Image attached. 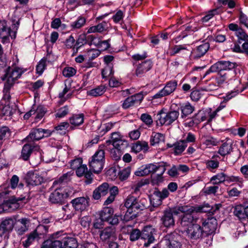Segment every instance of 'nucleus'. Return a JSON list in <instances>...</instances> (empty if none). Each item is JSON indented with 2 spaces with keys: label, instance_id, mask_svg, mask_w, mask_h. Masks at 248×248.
Segmentation results:
<instances>
[{
  "label": "nucleus",
  "instance_id": "57",
  "mask_svg": "<svg viewBox=\"0 0 248 248\" xmlns=\"http://www.w3.org/2000/svg\"><path fill=\"white\" fill-rule=\"evenodd\" d=\"M182 138L183 139L181 140L184 141L186 144L188 142H194L196 140L195 136L191 132L184 134Z\"/></svg>",
  "mask_w": 248,
  "mask_h": 248
},
{
  "label": "nucleus",
  "instance_id": "47",
  "mask_svg": "<svg viewBox=\"0 0 248 248\" xmlns=\"http://www.w3.org/2000/svg\"><path fill=\"white\" fill-rule=\"evenodd\" d=\"M167 96L161 89L152 97V103H160L162 98Z\"/></svg>",
  "mask_w": 248,
  "mask_h": 248
},
{
  "label": "nucleus",
  "instance_id": "5",
  "mask_svg": "<svg viewBox=\"0 0 248 248\" xmlns=\"http://www.w3.org/2000/svg\"><path fill=\"white\" fill-rule=\"evenodd\" d=\"M159 115V117L158 119L159 123L161 125H168L177 119L179 116V112L176 110L170 111L168 112H164L161 111Z\"/></svg>",
  "mask_w": 248,
  "mask_h": 248
},
{
  "label": "nucleus",
  "instance_id": "46",
  "mask_svg": "<svg viewBox=\"0 0 248 248\" xmlns=\"http://www.w3.org/2000/svg\"><path fill=\"white\" fill-rule=\"evenodd\" d=\"M208 110L205 111L200 110L195 115V121H197V123L206 121L208 122Z\"/></svg>",
  "mask_w": 248,
  "mask_h": 248
},
{
  "label": "nucleus",
  "instance_id": "32",
  "mask_svg": "<svg viewBox=\"0 0 248 248\" xmlns=\"http://www.w3.org/2000/svg\"><path fill=\"white\" fill-rule=\"evenodd\" d=\"M41 248H62V242L61 239L53 241L48 239L43 243Z\"/></svg>",
  "mask_w": 248,
  "mask_h": 248
},
{
  "label": "nucleus",
  "instance_id": "53",
  "mask_svg": "<svg viewBox=\"0 0 248 248\" xmlns=\"http://www.w3.org/2000/svg\"><path fill=\"white\" fill-rule=\"evenodd\" d=\"M186 47L182 45L175 46L173 47L170 48L167 51V54L170 56H173L179 53L181 50L186 49Z\"/></svg>",
  "mask_w": 248,
  "mask_h": 248
},
{
  "label": "nucleus",
  "instance_id": "39",
  "mask_svg": "<svg viewBox=\"0 0 248 248\" xmlns=\"http://www.w3.org/2000/svg\"><path fill=\"white\" fill-rule=\"evenodd\" d=\"M106 90V86L101 85L88 91V94L93 97H97L102 95Z\"/></svg>",
  "mask_w": 248,
  "mask_h": 248
},
{
  "label": "nucleus",
  "instance_id": "4",
  "mask_svg": "<svg viewBox=\"0 0 248 248\" xmlns=\"http://www.w3.org/2000/svg\"><path fill=\"white\" fill-rule=\"evenodd\" d=\"M235 66L234 63L229 61H220L216 62L206 72L203 78L210 73L217 72H227V70H230L234 68Z\"/></svg>",
  "mask_w": 248,
  "mask_h": 248
},
{
  "label": "nucleus",
  "instance_id": "42",
  "mask_svg": "<svg viewBox=\"0 0 248 248\" xmlns=\"http://www.w3.org/2000/svg\"><path fill=\"white\" fill-rule=\"evenodd\" d=\"M233 213L239 219H245L247 217L246 207H244L241 205H238L235 207Z\"/></svg>",
  "mask_w": 248,
  "mask_h": 248
},
{
  "label": "nucleus",
  "instance_id": "21",
  "mask_svg": "<svg viewBox=\"0 0 248 248\" xmlns=\"http://www.w3.org/2000/svg\"><path fill=\"white\" fill-rule=\"evenodd\" d=\"M115 229L107 227L100 231V238L103 241H106L111 238L116 237Z\"/></svg>",
  "mask_w": 248,
  "mask_h": 248
},
{
  "label": "nucleus",
  "instance_id": "54",
  "mask_svg": "<svg viewBox=\"0 0 248 248\" xmlns=\"http://www.w3.org/2000/svg\"><path fill=\"white\" fill-rule=\"evenodd\" d=\"M124 136L120 134L119 132H113L111 134V141H108L109 142H112V146H116L117 142H118L120 140L121 141H123V138Z\"/></svg>",
  "mask_w": 248,
  "mask_h": 248
},
{
  "label": "nucleus",
  "instance_id": "25",
  "mask_svg": "<svg viewBox=\"0 0 248 248\" xmlns=\"http://www.w3.org/2000/svg\"><path fill=\"white\" fill-rule=\"evenodd\" d=\"M187 145L184 141L180 140L177 141L173 145L168 144L169 147H172L174 154L176 155H179L184 151Z\"/></svg>",
  "mask_w": 248,
  "mask_h": 248
},
{
  "label": "nucleus",
  "instance_id": "48",
  "mask_svg": "<svg viewBox=\"0 0 248 248\" xmlns=\"http://www.w3.org/2000/svg\"><path fill=\"white\" fill-rule=\"evenodd\" d=\"M10 135L9 128L7 126H0V144L2 143V140Z\"/></svg>",
  "mask_w": 248,
  "mask_h": 248
},
{
  "label": "nucleus",
  "instance_id": "33",
  "mask_svg": "<svg viewBox=\"0 0 248 248\" xmlns=\"http://www.w3.org/2000/svg\"><path fill=\"white\" fill-rule=\"evenodd\" d=\"M61 241L62 248H77L78 243L75 238L73 237H63Z\"/></svg>",
  "mask_w": 248,
  "mask_h": 248
},
{
  "label": "nucleus",
  "instance_id": "50",
  "mask_svg": "<svg viewBox=\"0 0 248 248\" xmlns=\"http://www.w3.org/2000/svg\"><path fill=\"white\" fill-rule=\"evenodd\" d=\"M32 152L31 146L28 144L24 145L22 150V156L25 160H27L29 157Z\"/></svg>",
  "mask_w": 248,
  "mask_h": 248
},
{
  "label": "nucleus",
  "instance_id": "8",
  "mask_svg": "<svg viewBox=\"0 0 248 248\" xmlns=\"http://www.w3.org/2000/svg\"><path fill=\"white\" fill-rule=\"evenodd\" d=\"M23 73V71L19 67L9 68L3 78L6 80L5 83L12 86L15 81L20 78Z\"/></svg>",
  "mask_w": 248,
  "mask_h": 248
},
{
  "label": "nucleus",
  "instance_id": "31",
  "mask_svg": "<svg viewBox=\"0 0 248 248\" xmlns=\"http://www.w3.org/2000/svg\"><path fill=\"white\" fill-rule=\"evenodd\" d=\"M217 155H213L211 159L205 160L204 164L207 170L211 172H214L215 170L219 167V161L216 159Z\"/></svg>",
  "mask_w": 248,
  "mask_h": 248
},
{
  "label": "nucleus",
  "instance_id": "44",
  "mask_svg": "<svg viewBox=\"0 0 248 248\" xmlns=\"http://www.w3.org/2000/svg\"><path fill=\"white\" fill-rule=\"evenodd\" d=\"M164 140V136L163 134L159 133H153L150 138V144L155 146Z\"/></svg>",
  "mask_w": 248,
  "mask_h": 248
},
{
  "label": "nucleus",
  "instance_id": "49",
  "mask_svg": "<svg viewBox=\"0 0 248 248\" xmlns=\"http://www.w3.org/2000/svg\"><path fill=\"white\" fill-rule=\"evenodd\" d=\"M137 216L136 213L131 209H127L125 215H124L122 220L124 221L127 222L130 220L133 219Z\"/></svg>",
  "mask_w": 248,
  "mask_h": 248
},
{
  "label": "nucleus",
  "instance_id": "28",
  "mask_svg": "<svg viewBox=\"0 0 248 248\" xmlns=\"http://www.w3.org/2000/svg\"><path fill=\"white\" fill-rule=\"evenodd\" d=\"M86 20L84 17L79 16L70 23L71 31H77L82 28L86 24Z\"/></svg>",
  "mask_w": 248,
  "mask_h": 248
},
{
  "label": "nucleus",
  "instance_id": "12",
  "mask_svg": "<svg viewBox=\"0 0 248 248\" xmlns=\"http://www.w3.org/2000/svg\"><path fill=\"white\" fill-rule=\"evenodd\" d=\"M143 98L142 93H139L127 97L124 101L122 107L124 109H127L135 105L139 104Z\"/></svg>",
  "mask_w": 248,
  "mask_h": 248
},
{
  "label": "nucleus",
  "instance_id": "24",
  "mask_svg": "<svg viewBox=\"0 0 248 248\" xmlns=\"http://www.w3.org/2000/svg\"><path fill=\"white\" fill-rule=\"evenodd\" d=\"M44 137L43 134V129L36 128L33 129L28 136L27 137L25 140L28 142L34 140H38Z\"/></svg>",
  "mask_w": 248,
  "mask_h": 248
},
{
  "label": "nucleus",
  "instance_id": "13",
  "mask_svg": "<svg viewBox=\"0 0 248 248\" xmlns=\"http://www.w3.org/2000/svg\"><path fill=\"white\" fill-rule=\"evenodd\" d=\"M9 36L12 39L16 37V31H11L5 20L0 21V38L7 39Z\"/></svg>",
  "mask_w": 248,
  "mask_h": 248
},
{
  "label": "nucleus",
  "instance_id": "52",
  "mask_svg": "<svg viewBox=\"0 0 248 248\" xmlns=\"http://www.w3.org/2000/svg\"><path fill=\"white\" fill-rule=\"evenodd\" d=\"M12 85H9L6 83H4V88H3V96L2 98V100L1 102H8V101L10 98V95L9 94V90Z\"/></svg>",
  "mask_w": 248,
  "mask_h": 248
},
{
  "label": "nucleus",
  "instance_id": "37",
  "mask_svg": "<svg viewBox=\"0 0 248 248\" xmlns=\"http://www.w3.org/2000/svg\"><path fill=\"white\" fill-rule=\"evenodd\" d=\"M230 72H219L218 76L216 78V82L221 87L225 82H227L231 78H229Z\"/></svg>",
  "mask_w": 248,
  "mask_h": 248
},
{
  "label": "nucleus",
  "instance_id": "45",
  "mask_svg": "<svg viewBox=\"0 0 248 248\" xmlns=\"http://www.w3.org/2000/svg\"><path fill=\"white\" fill-rule=\"evenodd\" d=\"M137 199L133 195H129L125 199L124 206L127 209H131L132 211H135L134 207L136 205Z\"/></svg>",
  "mask_w": 248,
  "mask_h": 248
},
{
  "label": "nucleus",
  "instance_id": "55",
  "mask_svg": "<svg viewBox=\"0 0 248 248\" xmlns=\"http://www.w3.org/2000/svg\"><path fill=\"white\" fill-rule=\"evenodd\" d=\"M220 86L216 82V79L208 84V85L202 88L203 91H212L217 90Z\"/></svg>",
  "mask_w": 248,
  "mask_h": 248
},
{
  "label": "nucleus",
  "instance_id": "15",
  "mask_svg": "<svg viewBox=\"0 0 248 248\" xmlns=\"http://www.w3.org/2000/svg\"><path fill=\"white\" fill-rule=\"evenodd\" d=\"M29 223V220L26 218H22L17 221L16 220L15 230L17 234L21 235L26 232L28 230Z\"/></svg>",
  "mask_w": 248,
  "mask_h": 248
},
{
  "label": "nucleus",
  "instance_id": "62",
  "mask_svg": "<svg viewBox=\"0 0 248 248\" xmlns=\"http://www.w3.org/2000/svg\"><path fill=\"white\" fill-rule=\"evenodd\" d=\"M113 74L112 66L111 64L107 65L102 70V76L103 78H107Z\"/></svg>",
  "mask_w": 248,
  "mask_h": 248
},
{
  "label": "nucleus",
  "instance_id": "38",
  "mask_svg": "<svg viewBox=\"0 0 248 248\" xmlns=\"http://www.w3.org/2000/svg\"><path fill=\"white\" fill-rule=\"evenodd\" d=\"M13 114V109L9 106L8 102H0V114L6 116H10Z\"/></svg>",
  "mask_w": 248,
  "mask_h": 248
},
{
  "label": "nucleus",
  "instance_id": "40",
  "mask_svg": "<svg viewBox=\"0 0 248 248\" xmlns=\"http://www.w3.org/2000/svg\"><path fill=\"white\" fill-rule=\"evenodd\" d=\"M69 122L72 125L78 126L83 123L84 115L83 114H74L69 118Z\"/></svg>",
  "mask_w": 248,
  "mask_h": 248
},
{
  "label": "nucleus",
  "instance_id": "18",
  "mask_svg": "<svg viewBox=\"0 0 248 248\" xmlns=\"http://www.w3.org/2000/svg\"><path fill=\"white\" fill-rule=\"evenodd\" d=\"M175 208L172 210H167L164 211V214L161 217V221L162 224L166 227H170L174 225V219L173 217L174 214L173 210Z\"/></svg>",
  "mask_w": 248,
  "mask_h": 248
},
{
  "label": "nucleus",
  "instance_id": "3",
  "mask_svg": "<svg viewBox=\"0 0 248 248\" xmlns=\"http://www.w3.org/2000/svg\"><path fill=\"white\" fill-rule=\"evenodd\" d=\"M177 188V184L175 182H171L168 185L167 188H163L162 191L155 189L153 193L151 202H153L155 206L161 204L162 201L169 196L170 192L168 189L171 192H174Z\"/></svg>",
  "mask_w": 248,
  "mask_h": 248
},
{
  "label": "nucleus",
  "instance_id": "16",
  "mask_svg": "<svg viewBox=\"0 0 248 248\" xmlns=\"http://www.w3.org/2000/svg\"><path fill=\"white\" fill-rule=\"evenodd\" d=\"M73 207L77 211H83L89 205V199L81 197L77 198L71 201Z\"/></svg>",
  "mask_w": 248,
  "mask_h": 248
},
{
  "label": "nucleus",
  "instance_id": "56",
  "mask_svg": "<svg viewBox=\"0 0 248 248\" xmlns=\"http://www.w3.org/2000/svg\"><path fill=\"white\" fill-rule=\"evenodd\" d=\"M73 172H68L64 174L61 176L58 181H55L53 183V185H57L59 183L61 184L62 183H66L70 180V177L72 175Z\"/></svg>",
  "mask_w": 248,
  "mask_h": 248
},
{
  "label": "nucleus",
  "instance_id": "14",
  "mask_svg": "<svg viewBox=\"0 0 248 248\" xmlns=\"http://www.w3.org/2000/svg\"><path fill=\"white\" fill-rule=\"evenodd\" d=\"M69 196V194L58 187L49 196V201L53 203L62 202L64 200Z\"/></svg>",
  "mask_w": 248,
  "mask_h": 248
},
{
  "label": "nucleus",
  "instance_id": "34",
  "mask_svg": "<svg viewBox=\"0 0 248 248\" xmlns=\"http://www.w3.org/2000/svg\"><path fill=\"white\" fill-rule=\"evenodd\" d=\"M104 162L95 159L93 158H92L90 161V167L94 173H98L100 172L103 168Z\"/></svg>",
  "mask_w": 248,
  "mask_h": 248
},
{
  "label": "nucleus",
  "instance_id": "17",
  "mask_svg": "<svg viewBox=\"0 0 248 248\" xmlns=\"http://www.w3.org/2000/svg\"><path fill=\"white\" fill-rule=\"evenodd\" d=\"M153 66L151 60H146L137 64L136 74L138 77H141L144 74L149 71Z\"/></svg>",
  "mask_w": 248,
  "mask_h": 248
},
{
  "label": "nucleus",
  "instance_id": "23",
  "mask_svg": "<svg viewBox=\"0 0 248 248\" xmlns=\"http://www.w3.org/2000/svg\"><path fill=\"white\" fill-rule=\"evenodd\" d=\"M145 167L147 170L148 174L154 173L158 170H160V173L158 174V181H161L162 180V175L166 170V169L164 166L154 164H149L145 165Z\"/></svg>",
  "mask_w": 248,
  "mask_h": 248
},
{
  "label": "nucleus",
  "instance_id": "51",
  "mask_svg": "<svg viewBox=\"0 0 248 248\" xmlns=\"http://www.w3.org/2000/svg\"><path fill=\"white\" fill-rule=\"evenodd\" d=\"M69 126V124L67 122L61 123L60 124L55 127V130L53 132L56 131L61 134H65L66 130L68 128Z\"/></svg>",
  "mask_w": 248,
  "mask_h": 248
},
{
  "label": "nucleus",
  "instance_id": "61",
  "mask_svg": "<svg viewBox=\"0 0 248 248\" xmlns=\"http://www.w3.org/2000/svg\"><path fill=\"white\" fill-rule=\"evenodd\" d=\"M244 88H242L241 90L238 89H234L233 91H232L231 92L228 93L225 96H224V100L226 102L229 101L230 99L232 98V97L235 96L238 93H241L244 91Z\"/></svg>",
  "mask_w": 248,
  "mask_h": 248
},
{
  "label": "nucleus",
  "instance_id": "7",
  "mask_svg": "<svg viewBox=\"0 0 248 248\" xmlns=\"http://www.w3.org/2000/svg\"><path fill=\"white\" fill-rule=\"evenodd\" d=\"M178 237L179 236L175 232L169 233L164 237L161 243L164 248H181Z\"/></svg>",
  "mask_w": 248,
  "mask_h": 248
},
{
  "label": "nucleus",
  "instance_id": "10",
  "mask_svg": "<svg viewBox=\"0 0 248 248\" xmlns=\"http://www.w3.org/2000/svg\"><path fill=\"white\" fill-rule=\"evenodd\" d=\"M25 180L28 186H33L41 185L44 181V178L36 172L30 171L25 176Z\"/></svg>",
  "mask_w": 248,
  "mask_h": 248
},
{
  "label": "nucleus",
  "instance_id": "2",
  "mask_svg": "<svg viewBox=\"0 0 248 248\" xmlns=\"http://www.w3.org/2000/svg\"><path fill=\"white\" fill-rule=\"evenodd\" d=\"M16 219L14 217H6L0 223V248H4L6 244L7 234L12 231Z\"/></svg>",
  "mask_w": 248,
  "mask_h": 248
},
{
  "label": "nucleus",
  "instance_id": "58",
  "mask_svg": "<svg viewBox=\"0 0 248 248\" xmlns=\"http://www.w3.org/2000/svg\"><path fill=\"white\" fill-rule=\"evenodd\" d=\"M219 187L217 186H213L204 187L202 191L206 195H215L218 190Z\"/></svg>",
  "mask_w": 248,
  "mask_h": 248
},
{
  "label": "nucleus",
  "instance_id": "22",
  "mask_svg": "<svg viewBox=\"0 0 248 248\" xmlns=\"http://www.w3.org/2000/svg\"><path fill=\"white\" fill-rule=\"evenodd\" d=\"M210 47L208 42L203 43L192 51V55L195 58H199L203 56L208 51Z\"/></svg>",
  "mask_w": 248,
  "mask_h": 248
},
{
  "label": "nucleus",
  "instance_id": "35",
  "mask_svg": "<svg viewBox=\"0 0 248 248\" xmlns=\"http://www.w3.org/2000/svg\"><path fill=\"white\" fill-rule=\"evenodd\" d=\"M148 206V202L145 198H138L134 207L135 212L136 214L140 211L145 209Z\"/></svg>",
  "mask_w": 248,
  "mask_h": 248
},
{
  "label": "nucleus",
  "instance_id": "63",
  "mask_svg": "<svg viewBox=\"0 0 248 248\" xmlns=\"http://www.w3.org/2000/svg\"><path fill=\"white\" fill-rule=\"evenodd\" d=\"M140 237L141 238V234L139 229H133L129 233V238L131 241H136Z\"/></svg>",
  "mask_w": 248,
  "mask_h": 248
},
{
  "label": "nucleus",
  "instance_id": "6",
  "mask_svg": "<svg viewBox=\"0 0 248 248\" xmlns=\"http://www.w3.org/2000/svg\"><path fill=\"white\" fill-rule=\"evenodd\" d=\"M182 232H186L188 237L191 239L198 240L205 236L202 228L197 223L192 224L187 230H183Z\"/></svg>",
  "mask_w": 248,
  "mask_h": 248
},
{
  "label": "nucleus",
  "instance_id": "64",
  "mask_svg": "<svg viewBox=\"0 0 248 248\" xmlns=\"http://www.w3.org/2000/svg\"><path fill=\"white\" fill-rule=\"evenodd\" d=\"M131 172V169L129 167H127L119 172V178L121 180H124L126 179L129 176Z\"/></svg>",
  "mask_w": 248,
  "mask_h": 248
},
{
  "label": "nucleus",
  "instance_id": "11",
  "mask_svg": "<svg viewBox=\"0 0 248 248\" xmlns=\"http://www.w3.org/2000/svg\"><path fill=\"white\" fill-rule=\"evenodd\" d=\"M154 229L151 226L145 227L141 232V239L144 240V246L148 247L155 241L153 236Z\"/></svg>",
  "mask_w": 248,
  "mask_h": 248
},
{
  "label": "nucleus",
  "instance_id": "59",
  "mask_svg": "<svg viewBox=\"0 0 248 248\" xmlns=\"http://www.w3.org/2000/svg\"><path fill=\"white\" fill-rule=\"evenodd\" d=\"M69 112L68 107L65 106L59 108L55 114L56 118H61L66 116Z\"/></svg>",
  "mask_w": 248,
  "mask_h": 248
},
{
  "label": "nucleus",
  "instance_id": "41",
  "mask_svg": "<svg viewBox=\"0 0 248 248\" xmlns=\"http://www.w3.org/2000/svg\"><path fill=\"white\" fill-rule=\"evenodd\" d=\"M180 109L181 111V117L184 118L193 112L194 108L191 106L190 103H187L182 106L180 108Z\"/></svg>",
  "mask_w": 248,
  "mask_h": 248
},
{
  "label": "nucleus",
  "instance_id": "19",
  "mask_svg": "<svg viewBox=\"0 0 248 248\" xmlns=\"http://www.w3.org/2000/svg\"><path fill=\"white\" fill-rule=\"evenodd\" d=\"M109 185L107 183H103L94 189L93 197L94 200H99L106 196L108 192Z\"/></svg>",
  "mask_w": 248,
  "mask_h": 248
},
{
  "label": "nucleus",
  "instance_id": "36",
  "mask_svg": "<svg viewBox=\"0 0 248 248\" xmlns=\"http://www.w3.org/2000/svg\"><path fill=\"white\" fill-rule=\"evenodd\" d=\"M226 179L227 175L224 172H220L213 176L210 181L213 185H218L226 181Z\"/></svg>",
  "mask_w": 248,
  "mask_h": 248
},
{
  "label": "nucleus",
  "instance_id": "30",
  "mask_svg": "<svg viewBox=\"0 0 248 248\" xmlns=\"http://www.w3.org/2000/svg\"><path fill=\"white\" fill-rule=\"evenodd\" d=\"M178 85L177 81L171 80L166 83L162 90L168 96L173 93L176 90Z\"/></svg>",
  "mask_w": 248,
  "mask_h": 248
},
{
  "label": "nucleus",
  "instance_id": "60",
  "mask_svg": "<svg viewBox=\"0 0 248 248\" xmlns=\"http://www.w3.org/2000/svg\"><path fill=\"white\" fill-rule=\"evenodd\" d=\"M46 66V60L42 59L40 61L39 63L36 66V73L39 75H41L44 72Z\"/></svg>",
  "mask_w": 248,
  "mask_h": 248
},
{
  "label": "nucleus",
  "instance_id": "20",
  "mask_svg": "<svg viewBox=\"0 0 248 248\" xmlns=\"http://www.w3.org/2000/svg\"><path fill=\"white\" fill-rule=\"evenodd\" d=\"M45 228L46 227L44 226H38L35 230L31 232L28 236L27 239L22 242L23 246L26 248H28L35 239L41 234V233H39V231L43 229L44 230Z\"/></svg>",
  "mask_w": 248,
  "mask_h": 248
},
{
  "label": "nucleus",
  "instance_id": "29",
  "mask_svg": "<svg viewBox=\"0 0 248 248\" xmlns=\"http://www.w3.org/2000/svg\"><path fill=\"white\" fill-rule=\"evenodd\" d=\"M114 213L113 209L109 207H104L101 211H99L98 214L99 217L105 221H108Z\"/></svg>",
  "mask_w": 248,
  "mask_h": 248
},
{
  "label": "nucleus",
  "instance_id": "27",
  "mask_svg": "<svg viewBox=\"0 0 248 248\" xmlns=\"http://www.w3.org/2000/svg\"><path fill=\"white\" fill-rule=\"evenodd\" d=\"M107 28V23L102 22L97 25L91 26L87 29V33H101L105 31Z\"/></svg>",
  "mask_w": 248,
  "mask_h": 248
},
{
  "label": "nucleus",
  "instance_id": "43",
  "mask_svg": "<svg viewBox=\"0 0 248 248\" xmlns=\"http://www.w3.org/2000/svg\"><path fill=\"white\" fill-rule=\"evenodd\" d=\"M226 182L228 183H234L236 184L239 187L242 188L243 187L244 180L243 177L239 176L227 175Z\"/></svg>",
  "mask_w": 248,
  "mask_h": 248
},
{
  "label": "nucleus",
  "instance_id": "26",
  "mask_svg": "<svg viewBox=\"0 0 248 248\" xmlns=\"http://www.w3.org/2000/svg\"><path fill=\"white\" fill-rule=\"evenodd\" d=\"M232 150V142L231 140H228L219 147L218 153L221 156H225L230 154Z\"/></svg>",
  "mask_w": 248,
  "mask_h": 248
},
{
  "label": "nucleus",
  "instance_id": "9",
  "mask_svg": "<svg viewBox=\"0 0 248 248\" xmlns=\"http://www.w3.org/2000/svg\"><path fill=\"white\" fill-rule=\"evenodd\" d=\"M202 228L205 236L215 232L217 227V221L214 217L202 220Z\"/></svg>",
  "mask_w": 248,
  "mask_h": 248
},
{
  "label": "nucleus",
  "instance_id": "1",
  "mask_svg": "<svg viewBox=\"0 0 248 248\" xmlns=\"http://www.w3.org/2000/svg\"><path fill=\"white\" fill-rule=\"evenodd\" d=\"M173 213L174 215H178L180 213L183 214L181 221V225L184 228L183 230H187V228L191 226L192 224H195L197 221L196 218H194L196 212L191 207L179 206L173 210Z\"/></svg>",
  "mask_w": 248,
  "mask_h": 248
}]
</instances>
